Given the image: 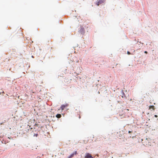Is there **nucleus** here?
I'll use <instances>...</instances> for the list:
<instances>
[{"mask_svg": "<svg viewBox=\"0 0 158 158\" xmlns=\"http://www.w3.org/2000/svg\"><path fill=\"white\" fill-rule=\"evenodd\" d=\"M127 54L128 55H130V54H131V53H130V52H129V51H128V52H127Z\"/></svg>", "mask_w": 158, "mask_h": 158, "instance_id": "nucleus-10", "label": "nucleus"}, {"mask_svg": "<svg viewBox=\"0 0 158 158\" xmlns=\"http://www.w3.org/2000/svg\"><path fill=\"white\" fill-rule=\"evenodd\" d=\"M156 118H157V115H155L154 116Z\"/></svg>", "mask_w": 158, "mask_h": 158, "instance_id": "nucleus-13", "label": "nucleus"}, {"mask_svg": "<svg viewBox=\"0 0 158 158\" xmlns=\"http://www.w3.org/2000/svg\"><path fill=\"white\" fill-rule=\"evenodd\" d=\"M152 109L153 110H155L154 106H149V109Z\"/></svg>", "mask_w": 158, "mask_h": 158, "instance_id": "nucleus-7", "label": "nucleus"}, {"mask_svg": "<svg viewBox=\"0 0 158 158\" xmlns=\"http://www.w3.org/2000/svg\"><path fill=\"white\" fill-rule=\"evenodd\" d=\"M79 32L81 34H84L85 33V30L84 28L81 27Z\"/></svg>", "mask_w": 158, "mask_h": 158, "instance_id": "nucleus-1", "label": "nucleus"}, {"mask_svg": "<svg viewBox=\"0 0 158 158\" xmlns=\"http://www.w3.org/2000/svg\"><path fill=\"white\" fill-rule=\"evenodd\" d=\"M66 106H67V105H62L60 107V108L61 109L62 111L64 109V108Z\"/></svg>", "mask_w": 158, "mask_h": 158, "instance_id": "nucleus-5", "label": "nucleus"}, {"mask_svg": "<svg viewBox=\"0 0 158 158\" xmlns=\"http://www.w3.org/2000/svg\"><path fill=\"white\" fill-rule=\"evenodd\" d=\"M74 155V153H73L71 154L69 156L68 158H72L73 157Z\"/></svg>", "mask_w": 158, "mask_h": 158, "instance_id": "nucleus-8", "label": "nucleus"}, {"mask_svg": "<svg viewBox=\"0 0 158 158\" xmlns=\"http://www.w3.org/2000/svg\"><path fill=\"white\" fill-rule=\"evenodd\" d=\"M73 153H74V155L77 154V151H75Z\"/></svg>", "mask_w": 158, "mask_h": 158, "instance_id": "nucleus-9", "label": "nucleus"}, {"mask_svg": "<svg viewBox=\"0 0 158 158\" xmlns=\"http://www.w3.org/2000/svg\"><path fill=\"white\" fill-rule=\"evenodd\" d=\"M150 143L149 141V140L148 139H146L144 141V145H150Z\"/></svg>", "mask_w": 158, "mask_h": 158, "instance_id": "nucleus-3", "label": "nucleus"}, {"mask_svg": "<svg viewBox=\"0 0 158 158\" xmlns=\"http://www.w3.org/2000/svg\"><path fill=\"white\" fill-rule=\"evenodd\" d=\"M61 117V115L60 114H57L56 115V117L58 118H60Z\"/></svg>", "mask_w": 158, "mask_h": 158, "instance_id": "nucleus-6", "label": "nucleus"}, {"mask_svg": "<svg viewBox=\"0 0 158 158\" xmlns=\"http://www.w3.org/2000/svg\"><path fill=\"white\" fill-rule=\"evenodd\" d=\"M85 158H93L91 155L89 153H86L85 157Z\"/></svg>", "mask_w": 158, "mask_h": 158, "instance_id": "nucleus-2", "label": "nucleus"}, {"mask_svg": "<svg viewBox=\"0 0 158 158\" xmlns=\"http://www.w3.org/2000/svg\"><path fill=\"white\" fill-rule=\"evenodd\" d=\"M144 53H147V52L145 51L144 52Z\"/></svg>", "mask_w": 158, "mask_h": 158, "instance_id": "nucleus-14", "label": "nucleus"}, {"mask_svg": "<svg viewBox=\"0 0 158 158\" xmlns=\"http://www.w3.org/2000/svg\"><path fill=\"white\" fill-rule=\"evenodd\" d=\"M104 1L103 0H100L98 2H97L96 3V4L98 6L100 4H102V3H104Z\"/></svg>", "mask_w": 158, "mask_h": 158, "instance_id": "nucleus-4", "label": "nucleus"}, {"mask_svg": "<svg viewBox=\"0 0 158 158\" xmlns=\"http://www.w3.org/2000/svg\"><path fill=\"white\" fill-rule=\"evenodd\" d=\"M38 135V134H35L34 135V136H35L37 137Z\"/></svg>", "mask_w": 158, "mask_h": 158, "instance_id": "nucleus-11", "label": "nucleus"}, {"mask_svg": "<svg viewBox=\"0 0 158 158\" xmlns=\"http://www.w3.org/2000/svg\"><path fill=\"white\" fill-rule=\"evenodd\" d=\"M131 132H132V131H128V133H131Z\"/></svg>", "mask_w": 158, "mask_h": 158, "instance_id": "nucleus-12", "label": "nucleus"}]
</instances>
